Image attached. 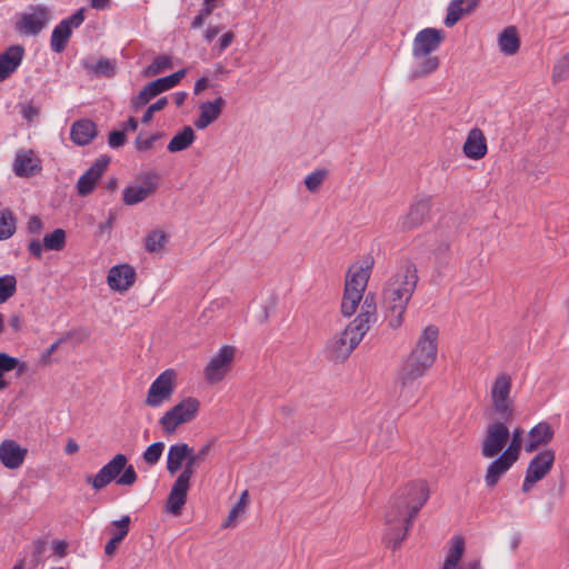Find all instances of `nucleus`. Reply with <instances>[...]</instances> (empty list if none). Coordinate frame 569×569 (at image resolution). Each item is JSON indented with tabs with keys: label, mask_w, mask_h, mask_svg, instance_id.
Wrapping results in <instances>:
<instances>
[{
	"label": "nucleus",
	"mask_w": 569,
	"mask_h": 569,
	"mask_svg": "<svg viewBox=\"0 0 569 569\" xmlns=\"http://www.w3.org/2000/svg\"><path fill=\"white\" fill-rule=\"evenodd\" d=\"M430 490L426 481L408 483L391 500L385 516L383 539L388 548L397 550L406 539L408 531L420 511L429 500Z\"/></svg>",
	"instance_id": "f257e3e1"
},
{
	"label": "nucleus",
	"mask_w": 569,
	"mask_h": 569,
	"mask_svg": "<svg viewBox=\"0 0 569 569\" xmlns=\"http://www.w3.org/2000/svg\"><path fill=\"white\" fill-rule=\"evenodd\" d=\"M417 282V268L411 262L401 266L388 279L383 289V302L386 306V319L392 329H397L402 325L403 315L416 290Z\"/></svg>",
	"instance_id": "f03ea898"
},
{
	"label": "nucleus",
	"mask_w": 569,
	"mask_h": 569,
	"mask_svg": "<svg viewBox=\"0 0 569 569\" xmlns=\"http://www.w3.org/2000/svg\"><path fill=\"white\" fill-rule=\"evenodd\" d=\"M376 320L377 307L375 298L367 296L357 318L343 331L328 340L325 349L326 357L335 362L345 361L360 343Z\"/></svg>",
	"instance_id": "7ed1b4c3"
},
{
	"label": "nucleus",
	"mask_w": 569,
	"mask_h": 569,
	"mask_svg": "<svg viewBox=\"0 0 569 569\" xmlns=\"http://www.w3.org/2000/svg\"><path fill=\"white\" fill-rule=\"evenodd\" d=\"M127 463L128 458L122 453H118L96 476H89L87 481L96 490H101L113 480L119 486H132L136 483L138 476L133 466Z\"/></svg>",
	"instance_id": "20e7f679"
},
{
	"label": "nucleus",
	"mask_w": 569,
	"mask_h": 569,
	"mask_svg": "<svg viewBox=\"0 0 569 569\" xmlns=\"http://www.w3.org/2000/svg\"><path fill=\"white\" fill-rule=\"evenodd\" d=\"M432 362L410 352L403 361L399 371V398L409 402L418 392L419 383L417 380L421 378L431 367Z\"/></svg>",
	"instance_id": "39448f33"
},
{
	"label": "nucleus",
	"mask_w": 569,
	"mask_h": 569,
	"mask_svg": "<svg viewBox=\"0 0 569 569\" xmlns=\"http://www.w3.org/2000/svg\"><path fill=\"white\" fill-rule=\"evenodd\" d=\"M432 362L410 352L403 361L399 371V398L409 402L418 392L419 383L417 380L421 378L431 367Z\"/></svg>",
	"instance_id": "423d86ee"
},
{
	"label": "nucleus",
	"mask_w": 569,
	"mask_h": 569,
	"mask_svg": "<svg viewBox=\"0 0 569 569\" xmlns=\"http://www.w3.org/2000/svg\"><path fill=\"white\" fill-rule=\"evenodd\" d=\"M199 409V400L193 397H187L164 412L159 419V425L166 435H172L179 426L192 421L197 417Z\"/></svg>",
	"instance_id": "0eeeda50"
},
{
	"label": "nucleus",
	"mask_w": 569,
	"mask_h": 569,
	"mask_svg": "<svg viewBox=\"0 0 569 569\" xmlns=\"http://www.w3.org/2000/svg\"><path fill=\"white\" fill-rule=\"evenodd\" d=\"M512 379L507 372L499 373L490 389V398L495 412L502 419L509 420L513 413V401L510 397Z\"/></svg>",
	"instance_id": "6e6552de"
},
{
	"label": "nucleus",
	"mask_w": 569,
	"mask_h": 569,
	"mask_svg": "<svg viewBox=\"0 0 569 569\" xmlns=\"http://www.w3.org/2000/svg\"><path fill=\"white\" fill-rule=\"evenodd\" d=\"M176 371L167 369L160 373L150 385L144 403L151 408H158L169 401L176 388Z\"/></svg>",
	"instance_id": "1a4fd4ad"
},
{
	"label": "nucleus",
	"mask_w": 569,
	"mask_h": 569,
	"mask_svg": "<svg viewBox=\"0 0 569 569\" xmlns=\"http://www.w3.org/2000/svg\"><path fill=\"white\" fill-rule=\"evenodd\" d=\"M510 432L508 427L499 421L488 425L481 441L482 457L490 459L500 456L508 443Z\"/></svg>",
	"instance_id": "9d476101"
},
{
	"label": "nucleus",
	"mask_w": 569,
	"mask_h": 569,
	"mask_svg": "<svg viewBox=\"0 0 569 569\" xmlns=\"http://www.w3.org/2000/svg\"><path fill=\"white\" fill-rule=\"evenodd\" d=\"M555 462L553 450L547 449L537 453L528 463L522 483V491L529 492L533 485L542 480L551 470Z\"/></svg>",
	"instance_id": "9b49d317"
},
{
	"label": "nucleus",
	"mask_w": 569,
	"mask_h": 569,
	"mask_svg": "<svg viewBox=\"0 0 569 569\" xmlns=\"http://www.w3.org/2000/svg\"><path fill=\"white\" fill-rule=\"evenodd\" d=\"M159 177L154 172H147L139 177L138 181L123 189V202L127 206H134L154 194L158 188Z\"/></svg>",
	"instance_id": "f8f14e48"
},
{
	"label": "nucleus",
	"mask_w": 569,
	"mask_h": 569,
	"mask_svg": "<svg viewBox=\"0 0 569 569\" xmlns=\"http://www.w3.org/2000/svg\"><path fill=\"white\" fill-rule=\"evenodd\" d=\"M236 355V348L223 346L219 349L204 368V377L209 383L221 381L231 368Z\"/></svg>",
	"instance_id": "ddd939ff"
},
{
	"label": "nucleus",
	"mask_w": 569,
	"mask_h": 569,
	"mask_svg": "<svg viewBox=\"0 0 569 569\" xmlns=\"http://www.w3.org/2000/svg\"><path fill=\"white\" fill-rule=\"evenodd\" d=\"M48 20L49 13L46 7H31L29 11L21 13L16 29L24 36H37L46 27Z\"/></svg>",
	"instance_id": "4468645a"
},
{
	"label": "nucleus",
	"mask_w": 569,
	"mask_h": 569,
	"mask_svg": "<svg viewBox=\"0 0 569 569\" xmlns=\"http://www.w3.org/2000/svg\"><path fill=\"white\" fill-rule=\"evenodd\" d=\"M445 32L436 28H425L420 30L412 41V57H422L436 52L442 41Z\"/></svg>",
	"instance_id": "2eb2a0df"
},
{
	"label": "nucleus",
	"mask_w": 569,
	"mask_h": 569,
	"mask_svg": "<svg viewBox=\"0 0 569 569\" xmlns=\"http://www.w3.org/2000/svg\"><path fill=\"white\" fill-rule=\"evenodd\" d=\"M372 263L373 261L370 258L353 263L347 272L345 290L348 292H356L357 290L358 293L363 295L370 278Z\"/></svg>",
	"instance_id": "dca6fc26"
},
{
	"label": "nucleus",
	"mask_w": 569,
	"mask_h": 569,
	"mask_svg": "<svg viewBox=\"0 0 569 569\" xmlns=\"http://www.w3.org/2000/svg\"><path fill=\"white\" fill-rule=\"evenodd\" d=\"M439 330L436 326H428L419 336L412 353L435 363L438 355Z\"/></svg>",
	"instance_id": "f3484780"
},
{
	"label": "nucleus",
	"mask_w": 569,
	"mask_h": 569,
	"mask_svg": "<svg viewBox=\"0 0 569 569\" xmlns=\"http://www.w3.org/2000/svg\"><path fill=\"white\" fill-rule=\"evenodd\" d=\"M430 199L415 201L408 212L398 219L397 227L401 231H409L421 226L430 211Z\"/></svg>",
	"instance_id": "a211bd4d"
},
{
	"label": "nucleus",
	"mask_w": 569,
	"mask_h": 569,
	"mask_svg": "<svg viewBox=\"0 0 569 569\" xmlns=\"http://www.w3.org/2000/svg\"><path fill=\"white\" fill-rule=\"evenodd\" d=\"M108 164L109 158L107 157H100L93 162V164L79 178L77 182V191L79 196H88L94 190L98 181L108 168Z\"/></svg>",
	"instance_id": "6ab92c4d"
},
{
	"label": "nucleus",
	"mask_w": 569,
	"mask_h": 569,
	"mask_svg": "<svg viewBox=\"0 0 569 569\" xmlns=\"http://www.w3.org/2000/svg\"><path fill=\"white\" fill-rule=\"evenodd\" d=\"M463 552V539L459 537L453 538L441 569H481V563L478 559L470 560L460 566L459 563L462 559Z\"/></svg>",
	"instance_id": "aec40b11"
},
{
	"label": "nucleus",
	"mask_w": 569,
	"mask_h": 569,
	"mask_svg": "<svg viewBox=\"0 0 569 569\" xmlns=\"http://www.w3.org/2000/svg\"><path fill=\"white\" fill-rule=\"evenodd\" d=\"M27 452L17 441L6 439L0 443V462L7 469H18L23 465Z\"/></svg>",
	"instance_id": "412c9836"
},
{
	"label": "nucleus",
	"mask_w": 569,
	"mask_h": 569,
	"mask_svg": "<svg viewBox=\"0 0 569 569\" xmlns=\"http://www.w3.org/2000/svg\"><path fill=\"white\" fill-rule=\"evenodd\" d=\"M136 280V271L129 264L113 266L107 277L108 286L119 292L127 291Z\"/></svg>",
	"instance_id": "4be33fe9"
},
{
	"label": "nucleus",
	"mask_w": 569,
	"mask_h": 569,
	"mask_svg": "<svg viewBox=\"0 0 569 569\" xmlns=\"http://www.w3.org/2000/svg\"><path fill=\"white\" fill-rule=\"evenodd\" d=\"M190 487V480L186 479V477L178 476L176 479L167 503H166V511L179 516L181 513L182 507L184 506L187 501V493Z\"/></svg>",
	"instance_id": "5701e85b"
},
{
	"label": "nucleus",
	"mask_w": 569,
	"mask_h": 569,
	"mask_svg": "<svg viewBox=\"0 0 569 569\" xmlns=\"http://www.w3.org/2000/svg\"><path fill=\"white\" fill-rule=\"evenodd\" d=\"M41 161L32 150H20L13 162V172L18 177H31L40 172Z\"/></svg>",
	"instance_id": "b1692460"
},
{
	"label": "nucleus",
	"mask_w": 569,
	"mask_h": 569,
	"mask_svg": "<svg viewBox=\"0 0 569 569\" xmlns=\"http://www.w3.org/2000/svg\"><path fill=\"white\" fill-rule=\"evenodd\" d=\"M23 56L24 49L19 44L11 46L0 53V82L8 79L18 69Z\"/></svg>",
	"instance_id": "393cba45"
},
{
	"label": "nucleus",
	"mask_w": 569,
	"mask_h": 569,
	"mask_svg": "<svg viewBox=\"0 0 569 569\" xmlns=\"http://www.w3.org/2000/svg\"><path fill=\"white\" fill-rule=\"evenodd\" d=\"M462 151L467 158L472 160L482 159L487 154V140L479 128H472L469 131Z\"/></svg>",
	"instance_id": "a878e982"
},
{
	"label": "nucleus",
	"mask_w": 569,
	"mask_h": 569,
	"mask_svg": "<svg viewBox=\"0 0 569 569\" xmlns=\"http://www.w3.org/2000/svg\"><path fill=\"white\" fill-rule=\"evenodd\" d=\"M517 460L510 458L503 452L500 456L495 457L487 469L485 475V483L489 488H493L501 477L513 466Z\"/></svg>",
	"instance_id": "bb28decb"
},
{
	"label": "nucleus",
	"mask_w": 569,
	"mask_h": 569,
	"mask_svg": "<svg viewBox=\"0 0 569 569\" xmlns=\"http://www.w3.org/2000/svg\"><path fill=\"white\" fill-rule=\"evenodd\" d=\"M553 438V429L548 422H539L529 432L525 445L526 452H533L540 446H546Z\"/></svg>",
	"instance_id": "cd10ccee"
},
{
	"label": "nucleus",
	"mask_w": 569,
	"mask_h": 569,
	"mask_svg": "<svg viewBox=\"0 0 569 569\" xmlns=\"http://www.w3.org/2000/svg\"><path fill=\"white\" fill-rule=\"evenodd\" d=\"M226 101L222 97H218L213 101L203 102L199 106L200 114L194 121V126L199 130H203L214 122L221 114Z\"/></svg>",
	"instance_id": "c85d7f7f"
},
{
	"label": "nucleus",
	"mask_w": 569,
	"mask_h": 569,
	"mask_svg": "<svg viewBox=\"0 0 569 569\" xmlns=\"http://www.w3.org/2000/svg\"><path fill=\"white\" fill-rule=\"evenodd\" d=\"M440 67V59L437 56L428 54L422 57H413L410 69V80L422 79L436 72Z\"/></svg>",
	"instance_id": "c756f323"
},
{
	"label": "nucleus",
	"mask_w": 569,
	"mask_h": 569,
	"mask_svg": "<svg viewBox=\"0 0 569 569\" xmlns=\"http://www.w3.org/2000/svg\"><path fill=\"white\" fill-rule=\"evenodd\" d=\"M96 123L89 119H81L71 126L70 138L78 146H86L97 136Z\"/></svg>",
	"instance_id": "7c9ffc66"
},
{
	"label": "nucleus",
	"mask_w": 569,
	"mask_h": 569,
	"mask_svg": "<svg viewBox=\"0 0 569 569\" xmlns=\"http://www.w3.org/2000/svg\"><path fill=\"white\" fill-rule=\"evenodd\" d=\"M479 0H451L447 9L445 24L453 27L463 14H468L475 10Z\"/></svg>",
	"instance_id": "2f4dec72"
},
{
	"label": "nucleus",
	"mask_w": 569,
	"mask_h": 569,
	"mask_svg": "<svg viewBox=\"0 0 569 569\" xmlns=\"http://www.w3.org/2000/svg\"><path fill=\"white\" fill-rule=\"evenodd\" d=\"M190 455V447L187 443L172 445L169 448L167 456V470L169 473L174 475L182 466V462L188 461Z\"/></svg>",
	"instance_id": "473e14b6"
},
{
	"label": "nucleus",
	"mask_w": 569,
	"mask_h": 569,
	"mask_svg": "<svg viewBox=\"0 0 569 569\" xmlns=\"http://www.w3.org/2000/svg\"><path fill=\"white\" fill-rule=\"evenodd\" d=\"M500 51L506 56H513L519 51L520 39L516 27H507L498 37Z\"/></svg>",
	"instance_id": "72a5a7b5"
},
{
	"label": "nucleus",
	"mask_w": 569,
	"mask_h": 569,
	"mask_svg": "<svg viewBox=\"0 0 569 569\" xmlns=\"http://www.w3.org/2000/svg\"><path fill=\"white\" fill-rule=\"evenodd\" d=\"M212 447V442H208L203 445L197 452L193 451V448L190 447V455L188 457V461L181 473L179 476L186 477V479L191 480L194 468L201 465L208 457Z\"/></svg>",
	"instance_id": "f704fd0d"
},
{
	"label": "nucleus",
	"mask_w": 569,
	"mask_h": 569,
	"mask_svg": "<svg viewBox=\"0 0 569 569\" xmlns=\"http://www.w3.org/2000/svg\"><path fill=\"white\" fill-rule=\"evenodd\" d=\"M196 133L190 126L182 129L181 132L177 133L168 143V150L170 152H179L188 149L194 141Z\"/></svg>",
	"instance_id": "c9c22d12"
},
{
	"label": "nucleus",
	"mask_w": 569,
	"mask_h": 569,
	"mask_svg": "<svg viewBox=\"0 0 569 569\" xmlns=\"http://www.w3.org/2000/svg\"><path fill=\"white\" fill-rule=\"evenodd\" d=\"M71 31L67 22H60L52 31L50 46L51 49L60 53L64 50L67 42L71 36Z\"/></svg>",
	"instance_id": "e433bc0d"
},
{
	"label": "nucleus",
	"mask_w": 569,
	"mask_h": 569,
	"mask_svg": "<svg viewBox=\"0 0 569 569\" xmlns=\"http://www.w3.org/2000/svg\"><path fill=\"white\" fill-rule=\"evenodd\" d=\"M130 517L123 516L120 520L113 521V526L116 528H120V535H113V537L107 542L104 547V552L108 556H112L118 547V545L124 539L129 531Z\"/></svg>",
	"instance_id": "4c0bfd02"
},
{
	"label": "nucleus",
	"mask_w": 569,
	"mask_h": 569,
	"mask_svg": "<svg viewBox=\"0 0 569 569\" xmlns=\"http://www.w3.org/2000/svg\"><path fill=\"white\" fill-rule=\"evenodd\" d=\"M168 243V234L162 230H152L144 238V249L149 253L161 252Z\"/></svg>",
	"instance_id": "58836bf2"
},
{
	"label": "nucleus",
	"mask_w": 569,
	"mask_h": 569,
	"mask_svg": "<svg viewBox=\"0 0 569 569\" xmlns=\"http://www.w3.org/2000/svg\"><path fill=\"white\" fill-rule=\"evenodd\" d=\"M163 91L161 90L159 84H157V81L153 80V81L147 83L143 87V89L139 92V94L131 99V107L134 109L143 107L151 99H153L154 97H157L158 94H160Z\"/></svg>",
	"instance_id": "ea45409f"
},
{
	"label": "nucleus",
	"mask_w": 569,
	"mask_h": 569,
	"mask_svg": "<svg viewBox=\"0 0 569 569\" xmlns=\"http://www.w3.org/2000/svg\"><path fill=\"white\" fill-rule=\"evenodd\" d=\"M43 246L48 250L60 251L66 246V232L63 229H56L43 238Z\"/></svg>",
	"instance_id": "a19ab883"
},
{
	"label": "nucleus",
	"mask_w": 569,
	"mask_h": 569,
	"mask_svg": "<svg viewBox=\"0 0 569 569\" xmlns=\"http://www.w3.org/2000/svg\"><path fill=\"white\" fill-rule=\"evenodd\" d=\"M17 291V279L12 274L0 277V305L8 301Z\"/></svg>",
	"instance_id": "79ce46f5"
},
{
	"label": "nucleus",
	"mask_w": 569,
	"mask_h": 569,
	"mask_svg": "<svg viewBox=\"0 0 569 569\" xmlns=\"http://www.w3.org/2000/svg\"><path fill=\"white\" fill-rule=\"evenodd\" d=\"M248 499H249L248 491L244 490L240 495L238 502L230 510L228 518H227L226 522L223 523V528L233 526L236 520L244 513L247 505H248Z\"/></svg>",
	"instance_id": "37998d69"
},
{
	"label": "nucleus",
	"mask_w": 569,
	"mask_h": 569,
	"mask_svg": "<svg viewBox=\"0 0 569 569\" xmlns=\"http://www.w3.org/2000/svg\"><path fill=\"white\" fill-rule=\"evenodd\" d=\"M362 296L363 295L358 293L357 290L356 292H348L347 290H345L343 298L341 301V312L345 317H350L356 312L357 307L362 299Z\"/></svg>",
	"instance_id": "c03bdc74"
},
{
	"label": "nucleus",
	"mask_w": 569,
	"mask_h": 569,
	"mask_svg": "<svg viewBox=\"0 0 569 569\" xmlns=\"http://www.w3.org/2000/svg\"><path fill=\"white\" fill-rule=\"evenodd\" d=\"M327 177H328L327 169H317V170L312 171L305 178L306 188L310 192H316L320 188V186L323 183V181L326 180Z\"/></svg>",
	"instance_id": "a18cd8bd"
},
{
	"label": "nucleus",
	"mask_w": 569,
	"mask_h": 569,
	"mask_svg": "<svg viewBox=\"0 0 569 569\" xmlns=\"http://www.w3.org/2000/svg\"><path fill=\"white\" fill-rule=\"evenodd\" d=\"M170 68L171 58L169 56H159L146 68L144 74L147 77H152Z\"/></svg>",
	"instance_id": "49530a36"
},
{
	"label": "nucleus",
	"mask_w": 569,
	"mask_h": 569,
	"mask_svg": "<svg viewBox=\"0 0 569 569\" xmlns=\"http://www.w3.org/2000/svg\"><path fill=\"white\" fill-rule=\"evenodd\" d=\"M164 450V443L161 441L151 443L142 455L146 463L154 466L160 460Z\"/></svg>",
	"instance_id": "de8ad7c7"
},
{
	"label": "nucleus",
	"mask_w": 569,
	"mask_h": 569,
	"mask_svg": "<svg viewBox=\"0 0 569 569\" xmlns=\"http://www.w3.org/2000/svg\"><path fill=\"white\" fill-rule=\"evenodd\" d=\"M14 232V220L10 212L0 213V240L10 238Z\"/></svg>",
	"instance_id": "09e8293b"
},
{
	"label": "nucleus",
	"mask_w": 569,
	"mask_h": 569,
	"mask_svg": "<svg viewBox=\"0 0 569 569\" xmlns=\"http://www.w3.org/2000/svg\"><path fill=\"white\" fill-rule=\"evenodd\" d=\"M522 442V430L516 429L512 433L509 446L505 449L503 453L510 458L518 460Z\"/></svg>",
	"instance_id": "8fccbe9b"
},
{
	"label": "nucleus",
	"mask_w": 569,
	"mask_h": 569,
	"mask_svg": "<svg viewBox=\"0 0 569 569\" xmlns=\"http://www.w3.org/2000/svg\"><path fill=\"white\" fill-rule=\"evenodd\" d=\"M184 76H186V70L181 69L170 76L158 78V79H156V81H157V84H159L161 90L164 92V91L173 88L174 86H177Z\"/></svg>",
	"instance_id": "3c124183"
},
{
	"label": "nucleus",
	"mask_w": 569,
	"mask_h": 569,
	"mask_svg": "<svg viewBox=\"0 0 569 569\" xmlns=\"http://www.w3.org/2000/svg\"><path fill=\"white\" fill-rule=\"evenodd\" d=\"M161 138L162 133H154L147 138H142V136L139 134L134 140V146L138 151H150L154 148V143Z\"/></svg>",
	"instance_id": "603ef678"
},
{
	"label": "nucleus",
	"mask_w": 569,
	"mask_h": 569,
	"mask_svg": "<svg viewBox=\"0 0 569 569\" xmlns=\"http://www.w3.org/2000/svg\"><path fill=\"white\" fill-rule=\"evenodd\" d=\"M569 72V54L562 57L553 68V80L561 81L567 78Z\"/></svg>",
	"instance_id": "864d4df0"
},
{
	"label": "nucleus",
	"mask_w": 569,
	"mask_h": 569,
	"mask_svg": "<svg viewBox=\"0 0 569 569\" xmlns=\"http://www.w3.org/2000/svg\"><path fill=\"white\" fill-rule=\"evenodd\" d=\"M19 366V360L6 352H0V372L4 373L14 370Z\"/></svg>",
	"instance_id": "5fc2aeb1"
},
{
	"label": "nucleus",
	"mask_w": 569,
	"mask_h": 569,
	"mask_svg": "<svg viewBox=\"0 0 569 569\" xmlns=\"http://www.w3.org/2000/svg\"><path fill=\"white\" fill-rule=\"evenodd\" d=\"M21 114L27 122L31 123L39 117L40 109L31 103L22 104Z\"/></svg>",
	"instance_id": "6e6d98bb"
},
{
	"label": "nucleus",
	"mask_w": 569,
	"mask_h": 569,
	"mask_svg": "<svg viewBox=\"0 0 569 569\" xmlns=\"http://www.w3.org/2000/svg\"><path fill=\"white\" fill-rule=\"evenodd\" d=\"M126 142L124 131L114 130L109 133L108 143L110 148L116 149L123 146Z\"/></svg>",
	"instance_id": "4d7b16f0"
},
{
	"label": "nucleus",
	"mask_w": 569,
	"mask_h": 569,
	"mask_svg": "<svg viewBox=\"0 0 569 569\" xmlns=\"http://www.w3.org/2000/svg\"><path fill=\"white\" fill-rule=\"evenodd\" d=\"M84 20V9H79L68 19L62 20V22H67L72 32V28H78Z\"/></svg>",
	"instance_id": "13d9d810"
},
{
	"label": "nucleus",
	"mask_w": 569,
	"mask_h": 569,
	"mask_svg": "<svg viewBox=\"0 0 569 569\" xmlns=\"http://www.w3.org/2000/svg\"><path fill=\"white\" fill-rule=\"evenodd\" d=\"M93 71L99 74L111 76L113 73V66L109 60L101 59L96 63Z\"/></svg>",
	"instance_id": "bf43d9fd"
},
{
	"label": "nucleus",
	"mask_w": 569,
	"mask_h": 569,
	"mask_svg": "<svg viewBox=\"0 0 569 569\" xmlns=\"http://www.w3.org/2000/svg\"><path fill=\"white\" fill-rule=\"evenodd\" d=\"M43 229L41 219L37 216L31 217L27 222V230L32 234H40Z\"/></svg>",
	"instance_id": "052dcab7"
},
{
	"label": "nucleus",
	"mask_w": 569,
	"mask_h": 569,
	"mask_svg": "<svg viewBox=\"0 0 569 569\" xmlns=\"http://www.w3.org/2000/svg\"><path fill=\"white\" fill-rule=\"evenodd\" d=\"M70 336H71V333L69 332V333L67 335V337H66V338H60L59 340H57L56 342H53V343H52V345H51V346H50V347H49V348H48V349L42 353V356H41V361H42L43 363H48V362L50 361V357H51V355H52V353H54V352L58 350V348L60 347V345H61L62 342H64V341H66V339H67L68 337H70Z\"/></svg>",
	"instance_id": "680f3d73"
},
{
	"label": "nucleus",
	"mask_w": 569,
	"mask_h": 569,
	"mask_svg": "<svg viewBox=\"0 0 569 569\" xmlns=\"http://www.w3.org/2000/svg\"><path fill=\"white\" fill-rule=\"evenodd\" d=\"M43 249V241L41 242L39 239H33L28 244L29 252L38 259L42 257Z\"/></svg>",
	"instance_id": "e2e57ef3"
},
{
	"label": "nucleus",
	"mask_w": 569,
	"mask_h": 569,
	"mask_svg": "<svg viewBox=\"0 0 569 569\" xmlns=\"http://www.w3.org/2000/svg\"><path fill=\"white\" fill-rule=\"evenodd\" d=\"M450 244L447 240L440 241V243L433 249L436 259L443 260L449 251Z\"/></svg>",
	"instance_id": "0e129e2a"
},
{
	"label": "nucleus",
	"mask_w": 569,
	"mask_h": 569,
	"mask_svg": "<svg viewBox=\"0 0 569 569\" xmlns=\"http://www.w3.org/2000/svg\"><path fill=\"white\" fill-rule=\"evenodd\" d=\"M393 435H395L393 427L390 425V426L387 427V431H386V435H385V437L382 439L381 445L380 446H378V445L376 446L377 447L376 448V453L381 452L385 448L388 447V443L393 438Z\"/></svg>",
	"instance_id": "69168bd1"
},
{
	"label": "nucleus",
	"mask_w": 569,
	"mask_h": 569,
	"mask_svg": "<svg viewBox=\"0 0 569 569\" xmlns=\"http://www.w3.org/2000/svg\"><path fill=\"white\" fill-rule=\"evenodd\" d=\"M233 39H234L233 32H231V31L226 32L220 38V41H219V52L224 51L232 43Z\"/></svg>",
	"instance_id": "338daca9"
},
{
	"label": "nucleus",
	"mask_w": 569,
	"mask_h": 569,
	"mask_svg": "<svg viewBox=\"0 0 569 569\" xmlns=\"http://www.w3.org/2000/svg\"><path fill=\"white\" fill-rule=\"evenodd\" d=\"M209 86V81L206 77L198 79L194 83L193 92L194 94L201 93Z\"/></svg>",
	"instance_id": "774afa93"
}]
</instances>
